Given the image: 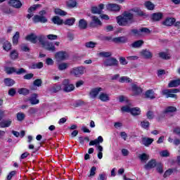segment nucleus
<instances>
[{"mask_svg":"<svg viewBox=\"0 0 180 180\" xmlns=\"http://www.w3.org/2000/svg\"><path fill=\"white\" fill-rule=\"evenodd\" d=\"M140 54L143 58H146L147 60L150 58H153V53L148 49H143L140 52Z\"/></svg>","mask_w":180,"mask_h":180,"instance_id":"obj_15","label":"nucleus"},{"mask_svg":"<svg viewBox=\"0 0 180 180\" xmlns=\"http://www.w3.org/2000/svg\"><path fill=\"white\" fill-rule=\"evenodd\" d=\"M141 30V36H143V34H150L151 33V30L147 27H142L140 29Z\"/></svg>","mask_w":180,"mask_h":180,"instance_id":"obj_50","label":"nucleus"},{"mask_svg":"<svg viewBox=\"0 0 180 180\" xmlns=\"http://www.w3.org/2000/svg\"><path fill=\"white\" fill-rule=\"evenodd\" d=\"M18 92L20 95H23L24 96L30 94V91L26 88L18 89Z\"/></svg>","mask_w":180,"mask_h":180,"instance_id":"obj_34","label":"nucleus"},{"mask_svg":"<svg viewBox=\"0 0 180 180\" xmlns=\"http://www.w3.org/2000/svg\"><path fill=\"white\" fill-rule=\"evenodd\" d=\"M105 4H99L98 6H94L91 8V13H97L98 15H101L102 13V10L104 9Z\"/></svg>","mask_w":180,"mask_h":180,"instance_id":"obj_13","label":"nucleus"},{"mask_svg":"<svg viewBox=\"0 0 180 180\" xmlns=\"http://www.w3.org/2000/svg\"><path fill=\"white\" fill-rule=\"evenodd\" d=\"M59 91H61V85H60V84H54L50 89V91L52 94H57V92H59Z\"/></svg>","mask_w":180,"mask_h":180,"instance_id":"obj_30","label":"nucleus"},{"mask_svg":"<svg viewBox=\"0 0 180 180\" xmlns=\"http://www.w3.org/2000/svg\"><path fill=\"white\" fill-rule=\"evenodd\" d=\"M180 85V79H176V80H172L171 81L169 84L168 86L169 88H176V86H179Z\"/></svg>","mask_w":180,"mask_h":180,"instance_id":"obj_26","label":"nucleus"},{"mask_svg":"<svg viewBox=\"0 0 180 180\" xmlns=\"http://www.w3.org/2000/svg\"><path fill=\"white\" fill-rule=\"evenodd\" d=\"M153 141H154V139L151 138H143L142 139V144L146 147H148L153 144Z\"/></svg>","mask_w":180,"mask_h":180,"instance_id":"obj_22","label":"nucleus"},{"mask_svg":"<svg viewBox=\"0 0 180 180\" xmlns=\"http://www.w3.org/2000/svg\"><path fill=\"white\" fill-rule=\"evenodd\" d=\"M101 143H103V138L100 136L96 139L91 141L89 143V146H96L98 153H102V151H103V147L99 145Z\"/></svg>","mask_w":180,"mask_h":180,"instance_id":"obj_2","label":"nucleus"},{"mask_svg":"<svg viewBox=\"0 0 180 180\" xmlns=\"http://www.w3.org/2000/svg\"><path fill=\"white\" fill-rule=\"evenodd\" d=\"M96 174V167L95 166L92 167L90 169V174L88 176L89 178H93Z\"/></svg>","mask_w":180,"mask_h":180,"instance_id":"obj_55","label":"nucleus"},{"mask_svg":"<svg viewBox=\"0 0 180 180\" xmlns=\"http://www.w3.org/2000/svg\"><path fill=\"white\" fill-rule=\"evenodd\" d=\"M41 4H34L32 6H31L30 8H28L27 12L28 13H32V12H34L36 9H38V8H41Z\"/></svg>","mask_w":180,"mask_h":180,"instance_id":"obj_44","label":"nucleus"},{"mask_svg":"<svg viewBox=\"0 0 180 180\" xmlns=\"http://www.w3.org/2000/svg\"><path fill=\"white\" fill-rule=\"evenodd\" d=\"M108 11H112L115 12H119L120 11V6L117 4H109L106 6Z\"/></svg>","mask_w":180,"mask_h":180,"instance_id":"obj_16","label":"nucleus"},{"mask_svg":"<svg viewBox=\"0 0 180 180\" xmlns=\"http://www.w3.org/2000/svg\"><path fill=\"white\" fill-rule=\"evenodd\" d=\"M37 94H34L33 96L29 99L30 103H31V105H37L40 102V101H39V99H37Z\"/></svg>","mask_w":180,"mask_h":180,"instance_id":"obj_31","label":"nucleus"},{"mask_svg":"<svg viewBox=\"0 0 180 180\" xmlns=\"http://www.w3.org/2000/svg\"><path fill=\"white\" fill-rule=\"evenodd\" d=\"M37 40L39 41L42 47L47 43V40L46 39V36L39 35L37 37Z\"/></svg>","mask_w":180,"mask_h":180,"instance_id":"obj_29","label":"nucleus"},{"mask_svg":"<svg viewBox=\"0 0 180 180\" xmlns=\"http://www.w3.org/2000/svg\"><path fill=\"white\" fill-rule=\"evenodd\" d=\"M4 82L6 86H13V85H15V80L11 78L4 79Z\"/></svg>","mask_w":180,"mask_h":180,"instance_id":"obj_33","label":"nucleus"},{"mask_svg":"<svg viewBox=\"0 0 180 180\" xmlns=\"http://www.w3.org/2000/svg\"><path fill=\"white\" fill-rule=\"evenodd\" d=\"M12 124V120H3L0 122V127L1 128H5V127H9Z\"/></svg>","mask_w":180,"mask_h":180,"instance_id":"obj_24","label":"nucleus"},{"mask_svg":"<svg viewBox=\"0 0 180 180\" xmlns=\"http://www.w3.org/2000/svg\"><path fill=\"white\" fill-rule=\"evenodd\" d=\"M131 33H132L134 36H136V37L141 36V30L132 29L131 30Z\"/></svg>","mask_w":180,"mask_h":180,"instance_id":"obj_57","label":"nucleus"},{"mask_svg":"<svg viewBox=\"0 0 180 180\" xmlns=\"http://www.w3.org/2000/svg\"><path fill=\"white\" fill-rule=\"evenodd\" d=\"M139 158L141 161H148L150 156L146 153H143L139 156Z\"/></svg>","mask_w":180,"mask_h":180,"instance_id":"obj_51","label":"nucleus"},{"mask_svg":"<svg viewBox=\"0 0 180 180\" xmlns=\"http://www.w3.org/2000/svg\"><path fill=\"white\" fill-rule=\"evenodd\" d=\"M127 41H129V39H127V37L124 36L115 37L112 39V42L115 44H124L127 43Z\"/></svg>","mask_w":180,"mask_h":180,"instance_id":"obj_14","label":"nucleus"},{"mask_svg":"<svg viewBox=\"0 0 180 180\" xmlns=\"http://www.w3.org/2000/svg\"><path fill=\"white\" fill-rule=\"evenodd\" d=\"M52 22L55 24V25H63L64 23L63 19H61L60 17L58 16H54L52 18Z\"/></svg>","mask_w":180,"mask_h":180,"instance_id":"obj_32","label":"nucleus"},{"mask_svg":"<svg viewBox=\"0 0 180 180\" xmlns=\"http://www.w3.org/2000/svg\"><path fill=\"white\" fill-rule=\"evenodd\" d=\"M79 29L80 30H85L88 27V22L85 19H80L79 20V25H78Z\"/></svg>","mask_w":180,"mask_h":180,"instance_id":"obj_18","label":"nucleus"},{"mask_svg":"<svg viewBox=\"0 0 180 180\" xmlns=\"http://www.w3.org/2000/svg\"><path fill=\"white\" fill-rule=\"evenodd\" d=\"M63 23L67 26H72L74 23H75V18H71L67 19L65 21L63 22Z\"/></svg>","mask_w":180,"mask_h":180,"instance_id":"obj_36","label":"nucleus"},{"mask_svg":"<svg viewBox=\"0 0 180 180\" xmlns=\"http://www.w3.org/2000/svg\"><path fill=\"white\" fill-rule=\"evenodd\" d=\"M8 5L15 8V9H20L22 8V2L20 0H9Z\"/></svg>","mask_w":180,"mask_h":180,"instance_id":"obj_11","label":"nucleus"},{"mask_svg":"<svg viewBox=\"0 0 180 180\" xmlns=\"http://www.w3.org/2000/svg\"><path fill=\"white\" fill-rule=\"evenodd\" d=\"M141 127L143 129H148V127H150V122L147 120H143V121L141 122Z\"/></svg>","mask_w":180,"mask_h":180,"instance_id":"obj_54","label":"nucleus"},{"mask_svg":"<svg viewBox=\"0 0 180 180\" xmlns=\"http://www.w3.org/2000/svg\"><path fill=\"white\" fill-rule=\"evenodd\" d=\"M18 52L16 51H13L10 53V57L12 60H16L18 58Z\"/></svg>","mask_w":180,"mask_h":180,"instance_id":"obj_58","label":"nucleus"},{"mask_svg":"<svg viewBox=\"0 0 180 180\" xmlns=\"http://www.w3.org/2000/svg\"><path fill=\"white\" fill-rule=\"evenodd\" d=\"M29 115H34L35 113H37V108H30L28 110Z\"/></svg>","mask_w":180,"mask_h":180,"instance_id":"obj_62","label":"nucleus"},{"mask_svg":"<svg viewBox=\"0 0 180 180\" xmlns=\"http://www.w3.org/2000/svg\"><path fill=\"white\" fill-rule=\"evenodd\" d=\"M166 91L167 89L162 91V95H165L166 98H176V94H174L172 92H168L166 94Z\"/></svg>","mask_w":180,"mask_h":180,"instance_id":"obj_43","label":"nucleus"},{"mask_svg":"<svg viewBox=\"0 0 180 180\" xmlns=\"http://www.w3.org/2000/svg\"><path fill=\"white\" fill-rule=\"evenodd\" d=\"M159 57L162 58V60H169V58H171V56L165 52L159 53Z\"/></svg>","mask_w":180,"mask_h":180,"instance_id":"obj_47","label":"nucleus"},{"mask_svg":"<svg viewBox=\"0 0 180 180\" xmlns=\"http://www.w3.org/2000/svg\"><path fill=\"white\" fill-rule=\"evenodd\" d=\"M56 61H65L68 58V53L67 51H60L55 54Z\"/></svg>","mask_w":180,"mask_h":180,"instance_id":"obj_6","label":"nucleus"},{"mask_svg":"<svg viewBox=\"0 0 180 180\" xmlns=\"http://www.w3.org/2000/svg\"><path fill=\"white\" fill-rule=\"evenodd\" d=\"M32 20L34 23H46L47 18L44 15H35L33 17Z\"/></svg>","mask_w":180,"mask_h":180,"instance_id":"obj_10","label":"nucleus"},{"mask_svg":"<svg viewBox=\"0 0 180 180\" xmlns=\"http://www.w3.org/2000/svg\"><path fill=\"white\" fill-rule=\"evenodd\" d=\"M102 91H103L102 87H96L92 89L89 92V96L91 99H96L98 95H99V92H102Z\"/></svg>","mask_w":180,"mask_h":180,"instance_id":"obj_8","label":"nucleus"},{"mask_svg":"<svg viewBox=\"0 0 180 180\" xmlns=\"http://www.w3.org/2000/svg\"><path fill=\"white\" fill-rule=\"evenodd\" d=\"M43 67H44V64H43L42 62H39V63H32V65H31V68L32 70H36V69L40 70Z\"/></svg>","mask_w":180,"mask_h":180,"instance_id":"obj_35","label":"nucleus"},{"mask_svg":"<svg viewBox=\"0 0 180 180\" xmlns=\"http://www.w3.org/2000/svg\"><path fill=\"white\" fill-rule=\"evenodd\" d=\"M0 44L3 45V50L5 51H9L12 49V44L5 37L0 38Z\"/></svg>","mask_w":180,"mask_h":180,"instance_id":"obj_7","label":"nucleus"},{"mask_svg":"<svg viewBox=\"0 0 180 180\" xmlns=\"http://www.w3.org/2000/svg\"><path fill=\"white\" fill-rule=\"evenodd\" d=\"M119 82H121V83L131 82V79H130V78H129L128 77L124 76V77H121L119 79Z\"/></svg>","mask_w":180,"mask_h":180,"instance_id":"obj_56","label":"nucleus"},{"mask_svg":"<svg viewBox=\"0 0 180 180\" xmlns=\"http://www.w3.org/2000/svg\"><path fill=\"white\" fill-rule=\"evenodd\" d=\"M119 26H130L134 23V14L131 11H124L122 15L116 18Z\"/></svg>","mask_w":180,"mask_h":180,"instance_id":"obj_1","label":"nucleus"},{"mask_svg":"<svg viewBox=\"0 0 180 180\" xmlns=\"http://www.w3.org/2000/svg\"><path fill=\"white\" fill-rule=\"evenodd\" d=\"M33 84L34 86H41V84H42L41 79H37L34 81Z\"/></svg>","mask_w":180,"mask_h":180,"instance_id":"obj_61","label":"nucleus"},{"mask_svg":"<svg viewBox=\"0 0 180 180\" xmlns=\"http://www.w3.org/2000/svg\"><path fill=\"white\" fill-rule=\"evenodd\" d=\"M66 5L68 8H75V6H77V1L75 0H69L67 1Z\"/></svg>","mask_w":180,"mask_h":180,"instance_id":"obj_45","label":"nucleus"},{"mask_svg":"<svg viewBox=\"0 0 180 180\" xmlns=\"http://www.w3.org/2000/svg\"><path fill=\"white\" fill-rule=\"evenodd\" d=\"M162 16H164L162 13H155L152 14V19L155 22H158L162 19Z\"/></svg>","mask_w":180,"mask_h":180,"instance_id":"obj_23","label":"nucleus"},{"mask_svg":"<svg viewBox=\"0 0 180 180\" xmlns=\"http://www.w3.org/2000/svg\"><path fill=\"white\" fill-rule=\"evenodd\" d=\"M145 96L149 99H155V96H154V91L153 89L146 91Z\"/></svg>","mask_w":180,"mask_h":180,"instance_id":"obj_28","label":"nucleus"},{"mask_svg":"<svg viewBox=\"0 0 180 180\" xmlns=\"http://www.w3.org/2000/svg\"><path fill=\"white\" fill-rule=\"evenodd\" d=\"M25 39L28 41H31V43H33V44H36L37 43V36L34 33L27 35Z\"/></svg>","mask_w":180,"mask_h":180,"instance_id":"obj_19","label":"nucleus"},{"mask_svg":"<svg viewBox=\"0 0 180 180\" xmlns=\"http://www.w3.org/2000/svg\"><path fill=\"white\" fill-rule=\"evenodd\" d=\"M103 67H117L119 65V60L116 58H108L103 60Z\"/></svg>","mask_w":180,"mask_h":180,"instance_id":"obj_3","label":"nucleus"},{"mask_svg":"<svg viewBox=\"0 0 180 180\" xmlns=\"http://www.w3.org/2000/svg\"><path fill=\"white\" fill-rule=\"evenodd\" d=\"M54 12H55L56 15H59L60 16H65L67 15V12H65L60 8L55 9Z\"/></svg>","mask_w":180,"mask_h":180,"instance_id":"obj_49","label":"nucleus"},{"mask_svg":"<svg viewBox=\"0 0 180 180\" xmlns=\"http://www.w3.org/2000/svg\"><path fill=\"white\" fill-rule=\"evenodd\" d=\"M84 72H85V68L82 66L74 68L70 70V74L77 77H79L82 75H84Z\"/></svg>","mask_w":180,"mask_h":180,"instance_id":"obj_5","label":"nucleus"},{"mask_svg":"<svg viewBox=\"0 0 180 180\" xmlns=\"http://www.w3.org/2000/svg\"><path fill=\"white\" fill-rule=\"evenodd\" d=\"M174 112H176V108L174 106H169L165 108L164 113H174Z\"/></svg>","mask_w":180,"mask_h":180,"instance_id":"obj_39","label":"nucleus"},{"mask_svg":"<svg viewBox=\"0 0 180 180\" xmlns=\"http://www.w3.org/2000/svg\"><path fill=\"white\" fill-rule=\"evenodd\" d=\"M98 98L101 102H109V101H110L109 94L103 92L101 93Z\"/></svg>","mask_w":180,"mask_h":180,"instance_id":"obj_17","label":"nucleus"},{"mask_svg":"<svg viewBox=\"0 0 180 180\" xmlns=\"http://www.w3.org/2000/svg\"><path fill=\"white\" fill-rule=\"evenodd\" d=\"M132 91L136 96L141 95V94H143V89L137 86V84H132Z\"/></svg>","mask_w":180,"mask_h":180,"instance_id":"obj_20","label":"nucleus"},{"mask_svg":"<svg viewBox=\"0 0 180 180\" xmlns=\"http://www.w3.org/2000/svg\"><path fill=\"white\" fill-rule=\"evenodd\" d=\"M157 165V162H155V160H150L145 166V169H152V168H155Z\"/></svg>","mask_w":180,"mask_h":180,"instance_id":"obj_21","label":"nucleus"},{"mask_svg":"<svg viewBox=\"0 0 180 180\" xmlns=\"http://www.w3.org/2000/svg\"><path fill=\"white\" fill-rule=\"evenodd\" d=\"M175 21H176L175 18H167L163 22V25H165V26H172V25L175 23Z\"/></svg>","mask_w":180,"mask_h":180,"instance_id":"obj_27","label":"nucleus"},{"mask_svg":"<svg viewBox=\"0 0 180 180\" xmlns=\"http://www.w3.org/2000/svg\"><path fill=\"white\" fill-rule=\"evenodd\" d=\"M68 65H69V64L67 63H60L58 65V70L59 71H64V70H67L68 68Z\"/></svg>","mask_w":180,"mask_h":180,"instance_id":"obj_37","label":"nucleus"},{"mask_svg":"<svg viewBox=\"0 0 180 180\" xmlns=\"http://www.w3.org/2000/svg\"><path fill=\"white\" fill-rule=\"evenodd\" d=\"M46 37L48 40H57L58 39V36L53 34H48Z\"/></svg>","mask_w":180,"mask_h":180,"instance_id":"obj_59","label":"nucleus"},{"mask_svg":"<svg viewBox=\"0 0 180 180\" xmlns=\"http://www.w3.org/2000/svg\"><path fill=\"white\" fill-rule=\"evenodd\" d=\"M98 56L100 57H104V58H109V57H111V56H112V52H110V51H108V52H105V51L100 52L98 53Z\"/></svg>","mask_w":180,"mask_h":180,"instance_id":"obj_42","label":"nucleus"},{"mask_svg":"<svg viewBox=\"0 0 180 180\" xmlns=\"http://www.w3.org/2000/svg\"><path fill=\"white\" fill-rule=\"evenodd\" d=\"M121 110L122 112H127V113H131V108H130L129 105H126V106L122 107Z\"/></svg>","mask_w":180,"mask_h":180,"instance_id":"obj_60","label":"nucleus"},{"mask_svg":"<svg viewBox=\"0 0 180 180\" xmlns=\"http://www.w3.org/2000/svg\"><path fill=\"white\" fill-rule=\"evenodd\" d=\"M25 117H26V115L23 112H18L17 113V120L18 122H22V120H25Z\"/></svg>","mask_w":180,"mask_h":180,"instance_id":"obj_53","label":"nucleus"},{"mask_svg":"<svg viewBox=\"0 0 180 180\" xmlns=\"http://www.w3.org/2000/svg\"><path fill=\"white\" fill-rule=\"evenodd\" d=\"M145 6L149 11H154V8L155 6H154V4L151 3V1H146L145 3Z\"/></svg>","mask_w":180,"mask_h":180,"instance_id":"obj_48","label":"nucleus"},{"mask_svg":"<svg viewBox=\"0 0 180 180\" xmlns=\"http://www.w3.org/2000/svg\"><path fill=\"white\" fill-rule=\"evenodd\" d=\"M173 133L174 134H176L177 136H179V137H180V127H176L173 129Z\"/></svg>","mask_w":180,"mask_h":180,"instance_id":"obj_63","label":"nucleus"},{"mask_svg":"<svg viewBox=\"0 0 180 180\" xmlns=\"http://www.w3.org/2000/svg\"><path fill=\"white\" fill-rule=\"evenodd\" d=\"M140 108H132L131 110V113L133 115V116H139L141 113Z\"/></svg>","mask_w":180,"mask_h":180,"instance_id":"obj_46","label":"nucleus"},{"mask_svg":"<svg viewBox=\"0 0 180 180\" xmlns=\"http://www.w3.org/2000/svg\"><path fill=\"white\" fill-rule=\"evenodd\" d=\"M143 44H144V41L141 39V40H138V41H136L134 43H132L131 44V46L133 49H139V47H141V46H143Z\"/></svg>","mask_w":180,"mask_h":180,"instance_id":"obj_25","label":"nucleus"},{"mask_svg":"<svg viewBox=\"0 0 180 180\" xmlns=\"http://www.w3.org/2000/svg\"><path fill=\"white\" fill-rule=\"evenodd\" d=\"M8 95L9 96H13L14 95H16V89L11 88L8 90Z\"/></svg>","mask_w":180,"mask_h":180,"instance_id":"obj_64","label":"nucleus"},{"mask_svg":"<svg viewBox=\"0 0 180 180\" xmlns=\"http://www.w3.org/2000/svg\"><path fill=\"white\" fill-rule=\"evenodd\" d=\"M91 21L89 23L90 27H98V26H102V22L98 17L96 16H92L91 17Z\"/></svg>","mask_w":180,"mask_h":180,"instance_id":"obj_9","label":"nucleus"},{"mask_svg":"<svg viewBox=\"0 0 180 180\" xmlns=\"http://www.w3.org/2000/svg\"><path fill=\"white\" fill-rule=\"evenodd\" d=\"M19 37H20V33L19 32H16L15 34L13 37V44H15V46L18 44L19 41Z\"/></svg>","mask_w":180,"mask_h":180,"instance_id":"obj_41","label":"nucleus"},{"mask_svg":"<svg viewBox=\"0 0 180 180\" xmlns=\"http://www.w3.org/2000/svg\"><path fill=\"white\" fill-rule=\"evenodd\" d=\"M62 86L64 92H72V91H74L75 89V86L74 84L70 83L69 79H64L62 83Z\"/></svg>","mask_w":180,"mask_h":180,"instance_id":"obj_4","label":"nucleus"},{"mask_svg":"<svg viewBox=\"0 0 180 180\" xmlns=\"http://www.w3.org/2000/svg\"><path fill=\"white\" fill-rule=\"evenodd\" d=\"M45 50H47V51H51V53H55L56 51V46L54 44H53L52 42L46 41V43L44 44V46H42Z\"/></svg>","mask_w":180,"mask_h":180,"instance_id":"obj_12","label":"nucleus"},{"mask_svg":"<svg viewBox=\"0 0 180 180\" xmlns=\"http://www.w3.org/2000/svg\"><path fill=\"white\" fill-rule=\"evenodd\" d=\"M96 44H98L96 42H94V41H89V42H86L84 46L85 47H86V49H95V47L96 46Z\"/></svg>","mask_w":180,"mask_h":180,"instance_id":"obj_38","label":"nucleus"},{"mask_svg":"<svg viewBox=\"0 0 180 180\" xmlns=\"http://www.w3.org/2000/svg\"><path fill=\"white\" fill-rule=\"evenodd\" d=\"M156 170L159 174H162L164 172V169H162V164L161 162L156 163Z\"/></svg>","mask_w":180,"mask_h":180,"instance_id":"obj_52","label":"nucleus"},{"mask_svg":"<svg viewBox=\"0 0 180 180\" xmlns=\"http://www.w3.org/2000/svg\"><path fill=\"white\" fill-rule=\"evenodd\" d=\"M5 71L6 72V74H8L9 75H11V74H13V73L16 74V68H15L13 67H7L5 68Z\"/></svg>","mask_w":180,"mask_h":180,"instance_id":"obj_40","label":"nucleus"}]
</instances>
